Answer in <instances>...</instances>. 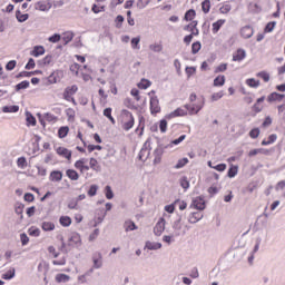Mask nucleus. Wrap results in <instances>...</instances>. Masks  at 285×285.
<instances>
[{
	"mask_svg": "<svg viewBox=\"0 0 285 285\" xmlns=\"http://www.w3.org/2000/svg\"><path fill=\"white\" fill-rule=\"evenodd\" d=\"M181 215H177L176 219L171 224V228L174 230L173 237H181V235H186V230H181L183 225H181Z\"/></svg>",
	"mask_w": 285,
	"mask_h": 285,
	"instance_id": "f257e3e1",
	"label": "nucleus"
},
{
	"mask_svg": "<svg viewBox=\"0 0 285 285\" xmlns=\"http://www.w3.org/2000/svg\"><path fill=\"white\" fill-rule=\"evenodd\" d=\"M122 117L126 118V121L122 122V129L128 132L135 126V117L132 116V112L124 109L122 110Z\"/></svg>",
	"mask_w": 285,
	"mask_h": 285,
	"instance_id": "f03ea898",
	"label": "nucleus"
},
{
	"mask_svg": "<svg viewBox=\"0 0 285 285\" xmlns=\"http://www.w3.org/2000/svg\"><path fill=\"white\" fill-rule=\"evenodd\" d=\"M149 157H150V139H147L138 154V159L140 161H147Z\"/></svg>",
	"mask_w": 285,
	"mask_h": 285,
	"instance_id": "7ed1b4c3",
	"label": "nucleus"
},
{
	"mask_svg": "<svg viewBox=\"0 0 285 285\" xmlns=\"http://www.w3.org/2000/svg\"><path fill=\"white\" fill-rule=\"evenodd\" d=\"M193 206L196 210H206V200H204V196L194 198L190 208H193Z\"/></svg>",
	"mask_w": 285,
	"mask_h": 285,
	"instance_id": "20e7f679",
	"label": "nucleus"
},
{
	"mask_svg": "<svg viewBox=\"0 0 285 285\" xmlns=\"http://www.w3.org/2000/svg\"><path fill=\"white\" fill-rule=\"evenodd\" d=\"M164 230H166V219L159 218L154 227V234L156 235V237H161V233H164Z\"/></svg>",
	"mask_w": 285,
	"mask_h": 285,
	"instance_id": "39448f33",
	"label": "nucleus"
},
{
	"mask_svg": "<svg viewBox=\"0 0 285 285\" xmlns=\"http://www.w3.org/2000/svg\"><path fill=\"white\" fill-rule=\"evenodd\" d=\"M68 246L70 248H79L81 246V236L79 234H72L68 239Z\"/></svg>",
	"mask_w": 285,
	"mask_h": 285,
	"instance_id": "423d86ee",
	"label": "nucleus"
},
{
	"mask_svg": "<svg viewBox=\"0 0 285 285\" xmlns=\"http://www.w3.org/2000/svg\"><path fill=\"white\" fill-rule=\"evenodd\" d=\"M168 148V146L158 145V147L154 150V164H161V157L164 156V149Z\"/></svg>",
	"mask_w": 285,
	"mask_h": 285,
	"instance_id": "0eeeda50",
	"label": "nucleus"
},
{
	"mask_svg": "<svg viewBox=\"0 0 285 285\" xmlns=\"http://www.w3.org/2000/svg\"><path fill=\"white\" fill-rule=\"evenodd\" d=\"M150 112L151 115L161 112V107H159V98H157V96L150 98Z\"/></svg>",
	"mask_w": 285,
	"mask_h": 285,
	"instance_id": "6e6552de",
	"label": "nucleus"
},
{
	"mask_svg": "<svg viewBox=\"0 0 285 285\" xmlns=\"http://www.w3.org/2000/svg\"><path fill=\"white\" fill-rule=\"evenodd\" d=\"M101 259H104L101 253L96 252L92 254L94 268L99 269L101 266H104V262Z\"/></svg>",
	"mask_w": 285,
	"mask_h": 285,
	"instance_id": "1a4fd4ad",
	"label": "nucleus"
},
{
	"mask_svg": "<svg viewBox=\"0 0 285 285\" xmlns=\"http://www.w3.org/2000/svg\"><path fill=\"white\" fill-rule=\"evenodd\" d=\"M78 90L79 88L77 87V85L67 87L63 91V99H66V101H70V98L72 97V95H76Z\"/></svg>",
	"mask_w": 285,
	"mask_h": 285,
	"instance_id": "9d476101",
	"label": "nucleus"
},
{
	"mask_svg": "<svg viewBox=\"0 0 285 285\" xmlns=\"http://www.w3.org/2000/svg\"><path fill=\"white\" fill-rule=\"evenodd\" d=\"M57 155H60V157H65V159H72V151H70L66 147H58L57 148Z\"/></svg>",
	"mask_w": 285,
	"mask_h": 285,
	"instance_id": "9b49d317",
	"label": "nucleus"
},
{
	"mask_svg": "<svg viewBox=\"0 0 285 285\" xmlns=\"http://www.w3.org/2000/svg\"><path fill=\"white\" fill-rule=\"evenodd\" d=\"M184 108H187L189 115H197L204 108V101L200 105H185Z\"/></svg>",
	"mask_w": 285,
	"mask_h": 285,
	"instance_id": "f8f14e48",
	"label": "nucleus"
},
{
	"mask_svg": "<svg viewBox=\"0 0 285 285\" xmlns=\"http://www.w3.org/2000/svg\"><path fill=\"white\" fill-rule=\"evenodd\" d=\"M254 30L250 26H245L240 29V36L243 39H250L253 37Z\"/></svg>",
	"mask_w": 285,
	"mask_h": 285,
	"instance_id": "ddd939ff",
	"label": "nucleus"
},
{
	"mask_svg": "<svg viewBox=\"0 0 285 285\" xmlns=\"http://www.w3.org/2000/svg\"><path fill=\"white\" fill-rule=\"evenodd\" d=\"M285 95L284 94H277V92H272L267 96V101L268 104H273L274 101H282L284 99Z\"/></svg>",
	"mask_w": 285,
	"mask_h": 285,
	"instance_id": "4468645a",
	"label": "nucleus"
},
{
	"mask_svg": "<svg viewBox=\"0 0 285 285\" xmlns=\"http://www.w3.org/2000/svg\"><path fill=\"white\" fill-rule=\"evenodd\" d=\"M203 218L204 215H202L199 212H194L189 214L188 222L189 224H197V222H200Z\"/></svg>",
	"mask_w": 285,
	"mask_h": 285,
	"instance_id": "2eb2a0df",
	"label": "nucleus"
},
{
	"mask_svg": "<svg viewBox=\"0 0 285 285\" xmlns=\"http://www.w3.org/2000/svg\"><path fill=\"white\" fill-rule=\"evenodd\" d=\"M186 115H188V109L187 108H177L176 110H174L171 114H169V118L173 117H186Z\"/></svg>",
	"mask_w": 285,
	"mask_h": 285,
	"instance_id": "dca6fc26",
	"label": "nucleus"
},
{
	"mask_svg": "<svg viewBox=\"0 0 285 285\" xmlns=\"http://www.w3.org/2000/svg\"><path fill=\"white\" fill-rule=\"evenodd\" d=\"M49 179L50 181H61V179H63V173L60 170H53L50 173Z\"/></svg>",
	"mask_w": 285,
	"mask_h": 285,
	"instance_id": "f3484780",
	"label": "nucleus"
},
{
	"mask_svg": "<svg viewBox=\"0 0 285 285\" xmlns=\"http://www.w3.org/2000/svg\"><path fill=\"white\" fill-rule=\"evenodd\" d=\"M246 59V50L237 49L236 53L233 56V61H244Z\"/></svg>",
	"mask_w": 285,
	"mask_h": 285,
	"instance_id": "a211bd4d",
	"label": "nucleus"
},
{
	"mask_svg": "<svg viewBox=\"0 0 285 285\" xmlns=\"http://www.w3.org/2000/svg\"><path fill=\"white\" fill-rule=\"evenodd\" d=\"M56 282L58 284H67V282H70V276L68 274H57Z\"/></svg>",
	"mask_w": 285,
	"mask_h": 285,
	"instance_id": "6ab92c4d",
	"label": "nucleus"
},
{
	"mask_svg": "<svg viewBox=\"0 0 285 285\" xmlns=\"http://www.w3.org/2000/svg\"><path fill=\"white\" fill-rule=\"evenodd\" d=\"M27 126H37V118L30 111H26Z\"/></svg>",
	"mask_w": 285,
	"mask_h": 285,
	"instance_id": "aec40b11",
	"label": "nucleus"
},
{
	"mask_svg": "<svg viewBox=\"0 0 285 285\" xmlns=\"http://www.w3.org/2000/svg\"><path fill=\"white\" fill-rule=\"evenodd\" d=\"M124 228L126 230V233H129V230H137V225L135 224V222L132 220H126L124 223Z\"/></svg>",
	"mask_w": 285,
	"mask_h": 285,
	"instance_id": "412c9836",
	"label": "nucleus"
},
{
	"mask_svg": "<svg viewBox=\"0 0 285 285\" xmlns=\"http://www.w3.org/2000/svg\"><path fill=\"white\" fill-rule=\"evenodd\" d=\"M224 83H226V76H217L214 79L215 88H222V86H224Z\"/></svg>",
	"mask_w": 285,
	"mask_h": 285,
	"instance_id": "4be33fe9",
	"label": "nucleus"
},
{
	"mask_svg": "<svg viewBox=\"0 0 285 285\" xmlns=\"http://www.w3.org/2000/svg\"><path fill=\"white\" fill-rule=\"evenodd\" d=\"M89 166L91 170H95L96 173H101V166H99V163L95 158H90Z\"/></svg>",
	"mask_w": 285,
	"mask_h": 285,
	"instance_id": "5701e85b",
	"label": "nucleus"
},
{
	"mask_svg": "<svg viewBox=\"0 0 285 285\" xmlns=\"http://www.w3.org/2000/svg\"><path fill=\"white\" fill-rule=\"evenodd\" d=\"M66 175L69 177V179H71V181H77L79 179V173H77L75 169H68Z\"/></svg>",
	"mask_w": 285,
	"mask_h": 285,
	"instance_id": "b1692460",
	"label": "nucleus"
},
{
	"mask_svg": "<svg viewBox=\"0 0 285 285\" xmlns=\"http://www.w3.org/2000/svg\"><path fill=\"white\" fill-rule=\"evenodd\" d=\"M67 206L70 210H79V202L77 198H70Z\"/></svg>",
	"mask_w": 285,
	"mask_h": 285,
	"instance_id": "393cba45",
	"label": "nucleus"
},
{
	"mask_svg": "<svg viewBox=\"0 0 285 285\" xmlns=\"http://www.w3.org/2000/svg\"><path fill=\"white\" fill-rule=\"evenodd\" d=\"M145 248L148 250H159V248H161V243L147 242Z\"/></svg>",
	"mask_w": 285,
	"mask_h": 285,
	"instance_id": "a878e982",
	"label": "nucleus"
},
{
	"mask_svg": "<svg viewBox=\"0 0 285 285\" xmlns=\"http://www.w3.org/2000/svg\"><path fill=\"white\" fill-rule=\"evenodd\" d=\"M60 81L59 78V71L52 72L48 78H47V82L48 83H57Z\"/></svg>",
	"mask_w": 285,
	"mask_h": 285,
	"instance_id": "bb28decb",
	"label": "nucleus"
},
{
	"mask_svg": "<svg viewBox=\"0 0 285 285\" xmlns=\"http://www.w3.org/2000/svg\"><path fill=\"white\" fill-rule=\"evenodd\" d=\"M226 23V20L220 19L217 20L216 22L213 23V32L217 33L219 32V30L222 29V26H224Z\"/></svg>",
	"mask_w": 285,
	"mask_h": 285,
	"instance_id": "cd10ccee",
	"label": "nucleus"
},
{
	"mask_svg": "<svg viewBox=\"0 0 285 285\" xmlns=\"http://www.w3.org/2000/svg\"><path fill=\"white\" fill-rule=\"evenodd\" d=\"M72 39H75V33L70 31L65 32L62 36V41H65V46H68V43H70Z\"/></svg>",
	"mask_w": 285,
	"mask_h": 285,
	"instance_id": "c85d7f7f",
	"label": "nucleus"
},
{
	"mask_svg": "<svg viewBox=\"0 0 285 285\" xmlns=\"http://www.w3.org/2000/svg\"><path fill=\"white\" fill-rule=\"evenodd\" d=\"M197 12L195 11V9H189L188 11H186L185 13V21H193L196 17Z\"/></svg>",
	"mask_w": 285,
	"mask_h": 285,
	"instance_id": "c756f323",
	"label": "nucleus"
},
{
	"mask_svg": "<svg viewBox=\"0 0 285 285\" xmlns=\"http://www.w3.org/2000/svg\"><path fill=\"white\" fill-rule=\"evenodd\" d=\"M38 8L41 12H48L50 8H52V3L50 2H38Z\"/></svg>",
	"mask_w": 285,
	"mask_h": 285,
	"instance_id": "7c9ffc66",
	"label": "nucleus"
},
{
	"mask_svg": "<svg viewBox=\"0 0 285 285\" xmlns=\"http://www.w3.org/2000/svg\"><path fill=\"white\" fill-rule=\"evenodd\" d=\"M69 131H70V128H68V126L60 127L58 130V137L60 139H63V138L68 137Z\"/></svg>",
	"mask_w": 285,
	"mask_h": 285,
	"instance_id": "2f4dec72",
	"label": "nucleus"
},
{
	"mask_svg": "<svg viewBox=\"0 0 285 285\" xmlns=\"http://www.w3.org/2000/svg\"><path fill=\"white\" fill-rule=\"evenodd\" d=\"M59 222L65 228H68V226L72 224V218H70L69 216H61Z\"/></svg>",
	"mask_w": 285,
	"mask_h": 285,
	"instance_id": "473e14b6",
	"label": "nucleus"
},
{
	"mask_svg": "<svg viewBox=\"0 0 285 285\" xmlns=\"http://www.w3.org/2000/svg\"><path fill=\"white\" fill-rule=\"evenodd\" d=\"M277 141V136L275 134H272L268 136V140H263L262 146H271V144H275Z\"/></svg>",
	"mask_w": 285,
	"mask_h": 285,
	"instance_id": "72a5a7b5",
	"label": "nucleus"
},
{
	"mask_svg": "<svg viewBox=\"0 0 285 285\" xmlns=\"http://www.w3.org/2000/svg\"><path fill=\"white\" fill-rule=\"evenodd\" d=\"M17 271L14 267H11L7 273L2 274V279H12L16 275Z\"/></svg>",
	"mask_w": 285,
	"mask_h": 285,
	"instance_id": "f704fd0d",
	"label": "nucleus"
},
{
	"mask_svg": "<svg viewBox=\"0 0 285 285\" xmlns=\"http://www.w3.org/2000/svg\"><path fill=\"white\" fill-rule=\"evenodd\" d=\"M97 213L99 216L97 217L95 226H97L98 224H101L104 222V219H106V210L98 209Z\"/></svg>",
	"mask_w": 285,
	"mask_h": 285,
	"instance_id": "c9c22d12",
	"label": "nucleus"
},
{
	"mask_svg": "<svg viewBox=\"0 0 285 285\" xmlns=\"http://www.w3.org/2000/svg\"><path fill=\"white\" fill-rule=\"evenodd\" d=\"M202 10L205 14H208L210 12V0H204L202 2Z\"/></svg>",
	"mask_w": 285,
	"mask_h": 285,
	"instance_id": "e433bc0d",
	"label": "nucleus"
},
{
	"mask_svg": "<svg viewBox=\"0 0 285 285\" xmlns=\"http://www.w3.org/2000/svg\"><path fill=\"white\" fill-rule=\"evenodd\" d=\"M151 82L150 80L147 79H141V81L138 83V88H140V90H146L148 88H150Z\"/></svg>",
	"mask_w": 285,
	"mask_h": 285,
	"instance_id": "4c0bfd02",
	"label": "nucleus"
},
{
	"mask_svg": "<svg viewBox=\"0 0 285 285\" xmlns=\"http://www.w3.org/2000/svg\"><path fill=\"white\" fill-rule=\"evenodd\" d=\"M180 186L184 190H188L190 188V181H188V177L184 176L180 178Z\"/></svg>",
	"mask_w": 285,
	"mask_h": 285,
	"instance_id": "58836bf2",
	"label": "nucleus"
},
{
	"mask_svg": "<svg viewBox=\"0 0 285 285\" xmlns=\"http://www.w3.org/2000/svg\"><path fill=\"white\" fill-rule=\"evenodd\" d=\"M42 230H55V223H51V222H43L42 225Z\"/></svg>",
	"mask_w": 285,
	"mask_h": 285,
	"instance_id": "ea45409f",
	"label": "nucleus"
},
{
	"mask_svg": "<svg viewBox=\"0 0 285 285\" xmlns=\"http://www.w3.org/2000/svg\"><path fill=\"white\" fill-rule=\"evenodd\" d=\"M202 50V42L196 41L191 45V55H197Z\"/></svg>",
	"mask_w": 285,
	"mask_h": 285,
	"instance_id": "a19ab883",
	"label": "nucleus"
},
{
	"mask_svg": "<svg viewBox=\"0 0 285 285\" xmlns=\"http://www.w3.org/2000/svg\"><path fill=\"white\" fill-rule=\"evenodd\" d=\"M257 77H261L265 83H268L271 81V75L266 71H261L257 73Z\"/></svg>",
	"mask_w": 285,
	"mask_h": 285,
	"instance_id": "79ce46f5",
	"label": "nucleus"
},
{
	"mask_svg": "<svg viewBox=\"0 0 285 285\" xmlns=\"http://www.w3.org/2000/svg\"><path fill=\"white\" fill-rule=\"evenodd\" d=\"M186 164H188V158H181L177 161V164L175 165V169L179 170L180 168H184V166H186Z\"/></svg>",
	"mask_w": 285,
	"mask_h": 285,
	"instance_id": "37998d69",
	"label": "nucleus"
},
{
	"mask_svg": "<svg viewBox=\"0 0 285 285\" xmlns=\"http://www.w3.org/2000/svg\"><path fill=\"white\" fill-rule=\"evenodd\" d=\"M39 66H50L52 63V56H47L46 58L38 61Z\"/></svg>",
	"mask_w": 285,
	"mask_h": 285,
	"instance_id": "c03bdc74",
	"label": "nucleus"
},
{
	"mask_svg": "<svg viewBox=\"0 0 285 285\" xmlns=\"http://www.w3.org/2000/svg\"><path fill=\"white\" fill-rule=\"evenodd\" d=\"M246 83L249 88H259V80H255L254 78L247 79Z\"/></svg>",
	"mask_w": 285,
	"mask_h": 285,
	"instance_id": "a18cd8bd",
	"label": "nucleus"
},
{
	"mask_svg": "<svg viewBox=\"0 0 285 285\" xmlns=\"http://www.w3.org/2000/svg\"><path fill=\"white\" fill-rule=\"evenodd\" d=\"M141 41L140 37H136L131 39V48L134 50H139L141 47H139V42Z\"/></svg>",
	"mask_w": 285,
	"mask_h": 285,
	"instance_id": "49530a36",
	"label": "nucleus"
},
{
	"mask_svg": "<svg viewBox=\"0 0 285 285\" xmlns=\"http://www.w3.org/2000/svg\"><path fill=\"white\" fill-rule=\"evenodd\" d=\"M277 26L276 21H271L265 26L264 32H273L275 30V27Z\"/></svg>",
	"mask_w": 285,
	"mask_h": 285,
	"instance_id": "de8ad7c7",
	"label": "nucleus"
},
{
	"mask_svg": "<svg viewBox=\"0 0 285 285\" xmlns=\"http://www.w3.org/2000/svg\"><path fill=\"white\" fill-rule=\"evenodd\" d=\"M97 190H99V186L97 185H91L89 190L87 191V195L89 197H95V195H97Z\"/></svg>",
	"mask_w": 285,
	"mask_h": 285,
	"instance_id": "09e8293b",
	"label": "nucleus"
},
{
	"mask_svg": "<svg viewBox=\"0 0 285 285\" xmlns=\"http://www.w3.org/2000/svg\"><path fill=\"white\" fill-rule=\"evenodd\" d=\"M3 112H19V106L13 105L9 107H3Z\"/></svg>",
	"mask_w": 285,
	"mask_h": 285,
	"instance_id": "8fccbe9b",
	"label": "nucleus"
},
{
	"mask_svg": "<svg viewBox=\"0 0 285 285\" xmlns=\"http://www.w3.org/2000/svg\"><path fill=\"white\" fill-rule=\"evenodd\" d=\"M149 49L153 50V52H161V50H164V46L154 43L149 46Z\"/></svg>",
	"mask_w": 285,
	"mask_h": 285,
	"instance_id": "3c124183",
	"label": "nucleus"
},
{
	"mask_svg": "<svg viewBox=\"0 0 285 285\" xmlns=\"http://www.w3.org/2000/svg\"><path fill=\"white\" fill-rule=\"evenodd\" d=\"M236 176H237V166H232V167L228 169L227 177H229L230 179H233V177H236Z\"/></svg>",
	"mask_w": 285,
	"mask_h": 285,
	"instance_id": "603ef678",
	"label": "nucleus"
},
{
	"mask_svg": "<svg viewBox=\"0 0 285 285\" xmlns=\"http://www.w3.org/2000/svg\"><path fill=\"white\" fill-rule=\"evenodd\" d=\"M48 41H50V43H59V41H61V35L55 33L53 36L49 37Z\"/></svg>",
	"mask_w": 285,
	"mask_h": 285,
	"instance_id": "864d4df0",
	"label": "nucleus"
},
{
	"mask_svg": "<svg viewBox=\"0 0 285 285\" xmlns=\"http://www.w3.org/2000/svg\"><path fill=\"white\" fill-rule=\"evenodd\" d=\"M17 166L18 168H26V166H28V161L26 160L24 157H20L17 160Z\"/></svg>",
	"mask_w": 285,
	"mask_h": 285,
	"instance_id": "5fc2aeb1",
	"label": "nucleus"
},
{
	"mask_svg": "<svg viewBox=\"0 0 285 285\" xmlns=\"http://www.w3.org/2000/svg\"><path fill=\"white\" fill-rule=\"evenodd\" d=\"M60 250L62 253H65V255H68V252L71 250V248L68 246V244H66V242H63V238H61Z\"/></svg>",
	"mask_w": 285,
	"mask_h": 285,
	"instance_id": "6e6d98bb",
	"label": "nucleus"
},
{
	"mask_svg": "<svg viewBox=\"0 0 285 285\" xmlns=\"http://www.w3.org/2000/svg\"><path fill=\"white\" fill-rule=\"evenodd\" d=\"M160 132H166L168 129V121L166 119H161L159 122Z\"/></svg>",
	"mask_w": 285,
	"mask_h": 285,
	"instance_id": "4d7b16f0",
	"label": "nucleus"
},
{
	"mask_svg": "<svg viewBox=\"0 0 285 285\" xmlns=\"http://www.w3.org/2000/svg\"><path fill=\"white\" fill-rule=\"evenodd\" d=\"M197 20H194L191 23L186 24L184 30H190V32H193L197 28Z\"/></svg>",
	"mask_w": 285,
	"mask_h": 285,
	"instance_id": "13d9d810",
	"label": "nucleus"
},
{
	"mask_svg": "<svg viewBox=\"0 0 285 285\" xmlns=\"http://www.w3.org/2000/svg\"><path fill=\"white\" fill-rule=\"evenodd\" d=\"M226 70H228V63H220L216 67L215 72H226Z\"/></svg>",
	"mask_w": 285,
	"mask_h": 285,
	"instance_id": "bf43d9fd",
	"label": "nucleus"
},
{
	"mask_svg": "<svg viewBox=\"0 0 285 285\" xmlns=\"http://www.w3.org/2000/svg\"><path fill=\"white\" fill-rule=\"evenodd\" d=\"M29 86H30V82L24 80L18 83L16 88L17 90H26V88H28Z\"/></svg>",
	"mask_w": 285,
	"mask_h": 285,
	"instance_id": "052dcab7",
	"label": "nucleus"
},
{
	"mask_svg": "<svg viewBox=\"0 0 285 285\" xmlns=\"http://www.w3.org/2000/svg\"><path fill=\"white\" fill-rule=\"evenodd\" d=\"M85 164H86V158H82V159H80V160H77V161L75 163V168H77V169L80 170V173H81V170H82Z\"/></svg>",
	"mask_w": 285,
	"mask_h": 285,
	"instance_id": "680f3d73",
	"label": "nucleus"
},
{
	"mask_svg": "<svg viewBox=\"0 0 285 285\" xmlns=\"http://www.w3.org/2000/svg\"><path fill=\"white\" fill-rule=\"evenodd\" d=\"M224 97V91H218L212 95V101H219Z\"/></svg>",
	"mask_w": 285,
	"mask_h": 285,
	"instance_id": "e2e57ef3",
	"label": "nucleus"
},
{
	"mask_svg": "<svg viewBox=\"0 0 285 285\" xmlns=\"http://www.w3.org/2000/svg\"><path fill=\"white\" fill-rule=\"evenodd\" d=\"M249 137L252 139H257L259 137V128H254L249 131Z\"/></svg>",
	"mask_w": 285,
	"mask_h": 285,
	"instance_id": "0e129e2a",
	"label": "nucleus"
},
{
	"mask_svg": "<svg viewBox=\"0 0 285 285\" xmlns=\"http://www.w3.org/2000/svg\"><path fill=\"white\" fill-rule=\"evenodd\" d=\"M232 10L230 4H224L223 7L219 8V12L222 14H228V12Z\"/></svg>",
	"mask_w": 285,
	"mask_h": 285,
	"instance_id": "69168bd1",
	"label": "nucleus"
},
{
	"mask_svg": "<svg viewBox=\"0 0 285 285\" xmlns=\"http://www.w3.org/2000/svg\"><path fill=\"white\" fill-rule=\"evenodd\" d=\"M105 190H106V197L108 199H112V197H115V194L112 193V188H110V186H106Z\"/></svg>",
	"mask_w": 285,
	"mask_h": 285,
	"instance_id": "338daca9",
	"label": "nucleus"
},
{
	"mask_svg": "<svg viewBox=\"0 0 285 285\" xmlns=\"http://www.w3.org/2000/svg\"><path fill=\"white\" fill-rule=\"evenodd\" d=\"M125 18L124 16L119 14L116 17V28H121V23H124Z\"/></svg>",
	"mask_w": 285,
	"mask_h": 285,
	"instance_id": "774afa93",
	"label": "nucleus"
}]
</instances>
